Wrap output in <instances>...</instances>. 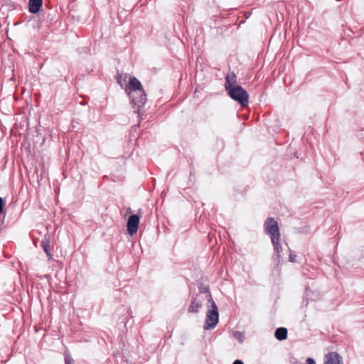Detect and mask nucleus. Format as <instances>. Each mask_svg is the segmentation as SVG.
I'll return each instance as SVG.
<instances>
[{
	"label": "nucleus",
	"instance_id": "ddd939ff",
	"mask_svg": "<svg viewBox=\"0 0 364 364\" xmlns=\"http://www.w3.org/2000/svg\"><path fill=\"white\" fill-rule=\"evenodd\" d=\"M233 336H234V337H235L237 340H238L240 343H242V342L244 341L245 336H244V335H243L241 332L235 331V332L233 333Z\"/></svg>",
	"mask_w": 364,
	"mask_h": 364
},
{
	"label": "nucleus",
	"instance_id": "423d86ee",
	"mask_svg": "<svg viewBox=\"0 0 364 364\" xmlns=\"http://www.w3.org/2000/svg\"><path fill=\"white\" fill-rule=\"evenodd\" d=\"M272 243L274 247V254L273 255V259L277 262V263L279 262V260L282 257L281 256V252L282 250V245L280 244V238H272Z\"/></svg>",
	"mask_w": 364,
	"mask_h": 364
},
{
	"label": "nucleus",
	"instance_id": "39448f33",
	"mask_svg": "<svg viewBox=\"0 0 364 364\" xmlns=\"http://www.w3.org/2000/svg\"><path fill=\"white\" fill-rule=\"evenodd\" d=\"M139 216L138 215H132L127 222V231L130 235H134L139 228Z\"/></svg>",
	"mask_w": 364,
	"mask_h": 364
},
{
	"label": "nucleus",
	"instance_id": "20e7f679",
	"mask_svg": "<svg viewBox=\"0 0 364 364\" xmlns=\"http://www.w3.org/2000/svg\"><path fill=\"white\" fill-rule=\"evenodd\" d=\"M265 232L272 238H280L277 222L273 218H268L264 223Z\"/></svg>",
	"mask_w": 364,
	"mask_h": 364
},
{
	"label": "nucleus",
	"instance_id": "f3484780",
	"mask_svg": "<svg viewBox=\"0 0 364 364\" xmlns=\"http://www.w3.org/2000/svg\"><path fill=\"white\" fill-rule=\"evenodd\" d=\"M4 208V200L1 198H0V213L3 212Z\"/></svg>",
	"mask_w": 364,
	"mask_h": 364
},
{
	"label": "nucleus",
	"instance_id": "9d476101",
	"mask_svg": "<svg viewBox=\"0 0 364 364\" xmlns=\"http://www.w3.org/2000/svg\"><path fill=\"white\" fill-rule=\"evenodd\" d=\"M41 247L43 249L45 253L47 255L49 259H52V254L50 250V235H46L43 240L41 241Z\"/></svg>",
	"mask_w": 364,
	"mask_h": 364
},
{
	"label": "nucleus",
	"instance_id": "f03ea898",
	"mask_svg": "<svg viewBox=\"0 0 364 364\" xmlns=\"http://www.w3.org/2000/svg\"><path fill=\"white\" fill-rule=\"evenodd\" d=\"M208 301L210 303V309L207 311L203 328L208 330L213 328L218 323L219 314L218 306L213 301L210 294H208Z\"/></svg>",
	"mask_w": 364,
	"mask_h": 364
},
{
	"label": "nucleus",
	"instance_id": "0eeeda50",
	"mask_svg": "<svg viewBox=\"0 0 364 364\" xmlns=\"http://www.w3.org/2000/svg\"><path fill=\"white\" fill-rule=\"evenodd\" d=\"M324 364H342V358L336 352L328 353L325 356Z\"/></svg>",
	"mask_w": 364,
	"mask_h": 364
},
{
	"label": "nucleus",
	"instance_id": "f8f14e48",
	"mask_svg": "<svg viewBox=\"0 0 364 364\" xmlns=\"http://www.w3.org/2000/svg\"><path fill=\"white\" fill-rule=\"evenodd\" d=\"M276 338L279 341H283L287 338V330L286 328L280 327L278 328L274 333Z\"/></svg>",
	"mask_w": 364,
	"mask_h": 364
},
{
	"label": "nucleus",
	"instance_id": "2eb2a0df",
	"mask_svg": "<svg viewBox=\"0 0 364 364\" xmlns=\"http://www.w3.org/2000/svg\"><path fill=\"white\" fill-rule=\"evenodd\" d=\"M306 364H316V362L313 358H308L306 359Z\"/></svg>",
	"mask_w": 364,
	"mask_h": 364
},
{
	"label": "nucleus",
	"instance_id": "a211bd4d",
	"mask_svg": "<svg viewBox=\"0 0 364 364\" xmlns=\"http://www.w3.org/2000/svg\"><path fill=\"white\" fill-rule=\"evenodd\" d=\"M232 364H244V363L240 360H236L235 361H234V363Z\"/></svg>",
	"mask_w": 364,
	"mask_h": 364
},
{
	"label": "nucleus",
	"instance_id": "f257e3e1",
	"mask_svg": "<svg viewBox=\"0 0 364 364\" xmlns=\"http://www.w3.org/2000/svg\"><path fill=\"white\" fill-rule=\"evenodd\" d=\"M125 91L129 97L134 112L139 114L143 112L142 108L146 102V95L140 81L135 77H130Z\"/></svg>",
	"mask_w": 364,
	"mask_h": 364
},
{
	"label": "nucleus",
	"instance_id": "6e6552de",
	"mask_svg": "<svg viewBox=\"0 0 364 364\" xmlns=\"http://www.w3.org/2000/svg\"><path fill=\"white\" fill-rule=\"evenodd\" d=\"M237 77L233 72L229 73L225 77V87L226 90H230L231 87L237 86Z\"/></svg>",
	"mask_w": 364,
	"mask_h": 364
},
{
	"label": "nucleus",
	"instance_id": "1a4fd4ad",
	"mask_svg": "<svg viewBox=\"0 0 364 364\" xmlns=\"http://www.w3.org/2000/svg\"><path fill=\"white\" fill-rule=\"evenodd\" d=\"M43 4V0H29L28 1V8L29 11L32 14H37Z\"/></svg>",
	"mask_w": 364,
	"mask_h": 364
},
{
	"label": "nucleus",
	"instance_id": "dca6fc26",
	"mask_svg": "<svg viewBox=\"0 0 364 364\" xmlns=\"http://www.w3.org/2000/svg\"><path fill=\"white\" fill-rule=\"evenodd\" d=\"M296 260V255L291 253L289 255V261L291 262H294Z\"/></svg>",
	"mask_w": 364,
	"mask_h": 364
},
{
	"label": "nucleus",
	"instance_id": "9b49d317",
	"mask_svg": "<svg viewBox=\"0 0 364 364\" xmlns=\"http://www.w3.org/2000/svg\"><path fill=\"white\" fill-rule=\"evenodd\" d=\"M200 308L201 301L198 300V299L195 298L192 300L191 305L188 307V311L191 313H198Z\"/></svg>",
	"mask_w": 364,
	"mask_h": 364
},
{
	"label": "nucleus",
	"instance_id": "4468645a",
	"mask_svg": "<svg viewBox=\"0 0 364 364\" xmlns=\"http://www.w3.org/2000/svg\"><path fill=\"white\" fill-rule=\"evenodd\" d=\"M65 364H73L71 356L68 353L65 354Z\"/></svg>",
	"mask_w": 364,
	"mask_h": 364
},
{
	"label": "nucleus",
	"instance_id": "7ed1b4c3",
	"mask_svg": "<svg viewBox=\"0 0 364 364\" xmlns=\"http://www.w3.org/2000/svg\"><path fill=\"white\" fill-rule=\"evenodd\" d=\"M230 97L237 101L242 106H245L248 102V94L241 86H235L227 90Z\"/></svg>",
	"mask_w": 364,
	"mask_h": 364
}]
</instances>
